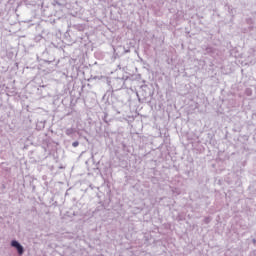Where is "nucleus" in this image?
Here are the masks:
<instances>
[{
  "label": "nucleus",
  "instance_id": "f03ea898",
  "mask_svg": "<svg viewBox=\"0 0 256 256\" xmlns=\"http://www.w3.org/2000/svg\"><path fill=\"white\" fill-rule=\"evenodd\" d=\"M66 135H68V137H71V135H73V133H75V128H68L65 131Z\"/></svg>",
  "mask_w": 256,
  "mask_h": 256
},
{
  "label": "nucleus",
  "instance_id": "39448f33",
  "mask_svg": "<svg viewBox=\"0 0 256 256\" xmlns=\"http://www.w3.org/2000/svg\"><path fill=\"white\" fill-rule=\"evenodd\" d=\"M256 242V240H253V243H255Z\"/></svg>",
  "mask_w": 256,
  "mask_h": 256
},
{
  "label": "nucleus",
  "instance_id": "20e7f679",
  "mask_svg": "<svg viewBox=\"0 0 256 256\" xmlns=\"http://www.w3.org/2000/svg\"><path fill=\"white\" fill-rule=\"evenodd\" d=\"M125 53H129V50H126Z\"/></svg>",
  "mask_w": 256,
  "mask_h": 256
},
{
  "label": "nucleus",
  "instance_id": "f257e3e1",
  "mask_svg": "<svg viewBox=\"0 0 256 256\" xmlns=\"http://www.w3.org/2000/svg\"><path fill=\"white\" fill-rule=\"evenodd\" d=\"M11 247H14V249L17 250L18 255H23V253H25V248H23V245H21V243H19V241L17 240H12L11 241Z\"/></svg>",
  "mask_w": 256,
  "mask_h": 256
},
{
  "label": "nucleus",
  "instance_id": "7ed1b4c3",
  "mask_svg": "<svg viewBox=\"0 0 256 256\" xmlns=\"http://www.w3.org/2000/svg\"><path fill=\"white\" fill-rule=\"evenodd\" d=\"M72 146H74V147H79V141L73 142V143H72Z\"/></svg>",
  "mask_w": 256,
  "mask_h": 256
}]
</instances>
